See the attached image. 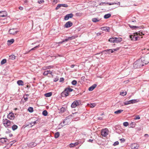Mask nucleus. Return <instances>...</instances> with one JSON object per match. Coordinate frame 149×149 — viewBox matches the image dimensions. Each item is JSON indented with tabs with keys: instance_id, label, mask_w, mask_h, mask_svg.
Returning <instances> with one entry per match:
<instances>
[{
	"instance_id": "nucleus-1",
	"label": "nucleus",
	"mask_w": 149,
	"mask_h": 149,
	"mask_svg": "<svg viewBox=\"0 0 149 149\" xmlns=\"http://www.w3.org/2000/svg\"><path fill=\"white\" fill-rule=\"evenodd\" d=\"M143 35H144V34L142 32L139 31L135 33H133L132 35H130V37L131 40L136 41L140 39V37L139 36Z\"/></svg>"
},
{
	"instance_id": "nucleus-2",
	"label": "nucleus",
	"mask_w": 149,
	"mask_h": 149,
	"mask_svg": "<svg viewBox=\"0 0 149 149\" xmlns=\"http://www.w3.org/2000/svg\"><path fill=\"white\" fill-rule=\"evenodd\" d=\"M3 124L6 128H9L10 127L11 125L13 124V123L7 119H3Z\"/></svg>"
},
{
	"instance_id": "nucleus-3",
	"label": "nucleus",
	"mask_w": 149,
	"mask_h": 149,
	"mask_svg": "<svg viewBox=\"0 0 149 149\" xmlns=\"http://www.w3.org/2000/svg\"><path fill=\"white\" fill-rule=\"evenodd\" d=\"M148 63V62L145 61L144 58H141V61L139 60L136 63L137 66L139 67L143 66L144 65V64L146 65Z\"/></svg>"
},
{
	"instance_id": "nucleus-4",
	"label": "nucleus",
	"mask_w": 149,
	"mask_h": 149,
	"mask_svg": "<svg viewBox=\"0 0 149 149\" xmlns=\"http://www.w3.org/2000/svg\"><path fill=\"white\" fill-rule=\"evenodd\" d=\"M73 89L70 88H67L61 93V96L63 97H66L68 95V92H72Z\"/></svg>"
},
{
	"instance_id": "nucleus-5",
	"label": "nucleus",
	"mask_w": 149,
	"mask_h": 149,
	"mask_svg": "<svg viewBox=\"0 0 149 149\" xmlns=\"http://www.w3.org/2000/svg\"><path fill=\"white\" fill-rule=\"evenodd\" d=\"M81 104V102L79 100L74 101L72 104L71 107L74 108L77 106Z\"/></svg>"
},
{
	"instance_id": "nucleus-6",
	"label": "nucleus",
	"mask_w": 149,
	"mask_h": 149,
	"mask_svg": "<svg viewBox=\"0 0 149 149\" xmlns=\"http://www.w3.org/2000/svg\"><path fill=\"white\" fill-rule=\"evenodd\" d=\"M108 130L107 129H103L102 130L101 135L105 137L108 134Z\"/></svg>"
},
{
	"instance_id": "nucleus-7",
	"label": "nucleus",
	"mask_w": 149,
	"mask_h": 149,
	"mask_svg": "<svg viewBox=\"0 0 149 149\" xmlns=\"http://www.w3.org/2000/svg\"><path fill=\"white\" fill-rule=\"evenodd\" d=\"M69 116H68L63 121V123L65 125H68L70 122V120L69 118Z\"/></svg>"
},
{
	"instance_id": "nucleus-8",
	"label": "nucleus",
	"mask_w": 149,
	"mask_h": 149,
	"mask_svg": "<svg viewBox=\"0 0 149 149\" xmlns=\"http://www.w3.org/2000/svg\"><path fill=\"white\" fill-rule=\"evenodd\" d=\"M73 16V15L72 13L67 14L65 16L64 19L65 20H68L69 18H72Z\"/></svg>"
},
{
	"instance_id": "nucleus-9",
	"label": "nucleus",
	"mask_w": 149,
	"mask_h": 149,
	"mask_svg": "<svg viewBox=\"0 0 149 149\" xmlns=\"http://www.w3.org/2000/svg\"><path fill=\"white\" fill-rule=\"evenodd\" d=\"M18 31L16 29H11L9 31V33L10 34H16Z\"/></svg>"
},
{
	"instance_id": "nucleus-10",
	"label": "nucleus",
	"mask_w": 149,
	"mask_h": 149,
	"mask_svg": "<svg viewBox=\"0 0 149 149\" xmlns=\"http://www.w3.org/2000/svg\"><path fill=\"white\" fill-rule=\"evenodd\" d=\"M139 145L136 143H134L131 145V148L132 149H137L139 147Z\"/></svg>"
},
{
	"instance_id": "nucleus-11",
	"label": "nucleus",
	"mask_w": 149,
	"mask_h": 149,
	"mask_svg": "<svg viewBox=\"0 0 149 149\" xmlns=\"http://www.w3.org/2000/svg\"><path fill=\"white\" fill-rule=\"evenodd\" d=\"M73 25L72 23L70 21H68L66 22L64 25V27L66 28L70 27Z\"/></svg>"
},
{
	"instance_id": "nucleus-12",
	"label": "nucleus",
	"mask_w": 149,
	"mask_h": 149,
	"mask_svg": "<svg viewBox=\"0 0 149 149\" xmlns=\"http://www.w3.org/2000/svg\"><path fill=\"white\" fill-rule=\"evenodd\" d=\"M7 118L10 120H13L15 118L14 114L12 113H10L7 116Z\"/></svg>"
},
{
	"instance_id": "nucleus-13",
	"label": "nucleus",
	"mask_w": 149,
	"mask_h": 149,
	"mask_svg": "<svg viewBox=\"0 0 149 149\" xmlns=\"http://www.w3.org/2000/svg\"><path fill=\"white\" fill-rule=\"evenodd\" d=\"M37 144L35 142H31L27 144L28 146L30 148H33L36 146Z\"/></svg>"
},
{
	"instance_id": "nucleus-14",
	"label": "nucleus",
	"mask_w": 149,
	"mask_h": 149,
	"mask_svg": "<svg viewBox=\"0 0 149 149\" xmlns=\"http://www.w3.org/2000/svg\"><path fill=\"white\" fill-rule=\"evenodd\" d=\"M67 7L68 6L66 4H58L57 7L56 8V10H57L59 8L61 7Z\"/></svg>"
},
{
	"instance_id": "nucleus-15",
	"label": "nucleus",
	"mask_w": 149,
	"mask_h": 149,
	"mask_svg": "<svg viewBox=\"0 0 149 149\" xmlns=\"http://www.w3.org/2000/svg\"><path fill=\"white\" fill-rule=\"evenodd\" d=\"M7 15L6 12L5 11H2L0 12V17H6Z\"/></svg>"
},
{
	"instance_id": "nucleus-16",
	"label": "nucleus",
	"mask_w": 149,
	"mask_h": 149,
	"mask_svg": "<svg viewBox=\"0 0 149 149\" xmlns=\"http://www.w3.org/2000/svg\"><path fill=\"white\" fill-rule=\"evenodd\" d=\"M114 40H115V42H121L122 40V38H114Z\"/></svg>"
},
{
	"instance_id": "nucleus-17",
	"label": "nucleus",
	"mask_w": 149,
	"mask_h": 149,
	"mask_svg": "<svg viewBox=\"0 0 149 149\" xmlns=\"http://www.w3.org/2000/svg\"><path fill=\"white\" fill-rule=\"evenodd\" d=\"M101 29L103 31L109 32L110 30V28L108 27H101Z\"/></svg>"
},
{
	"instance_id": "nucleus-18",
	"label": "nucleus",
	"mask_w": 149,
	"mask_h": 149,
	"mask_svg": "<svg viewBox=\"0 0 149 149\" xmlns=\"http://www.w3.org/2000/svg\"><path fill=\"white\" fill-rule=\"evenodd\" d=\"M7 140V139L6 138H2L0 139V142L2 143H5L6 142Z\"/></svg>"
},
{
	"instance_id": "nucleus-19",
	"label": "nucleus",
	"mask_w": 149,
	"mask_h": 149,
	"mask_svg": "<svg viewBox=\"0 0 149 149\" xmlns=\"http://www.w3.org/2000/svg\"><path fill=\"white\" fill-rule=\"evenodd\" d=\"M97 86V85L94 84L88 88V90L90 91H93Z\"/></svg>"
},
{
	"instance_id": "nucleus-20",
	"label": "nucleus",
	"mask_w": 149,
	"mask_h": 149,
	"mask_svg": "<svg viewBox=\"0 0 149 149\" xmlns=\"http://www.w3.org/2000/svg\"><path fill=\"white\" fill-rule=\"evenodd\" d=\"M105 54H110L113 52V50L112 49H109L105 50L104 51Z\"/></svg>"
},
{
	"instance_id": "nucleus-21",
	"label": "nucleus",
	"mask_w": 149,
	"mask_h": 149,
	"mask_svg": "<svg viewBox=\"0 0 149 149\" xmlns=\"http://www.w3.org/2000/svg\"><path fill=\"white\" fill-rule=\"evenodd\" d=\"M17 83L19 86H23L24 85V82L21 80H18L17 81Z\"/></svg>"
},
{
	"instance_id": "nucleus-22",
	"label": "nucleus",
	"mask_w": 149,
	"mask_h": 149,
	"mask_svg": "<svg viewBox=\"0 0 149 149\" xmlns=\"http://www.w3.org/2000/svg\"><path fill=\"white\" fill-rule=\"evenodd\" d=\"M37 121H38L37 120L35 121H34L33 122H32L31 123L29 124V125H28L29 126H30L31 127H32L35 124L37 123H38V122H37Z\"/></svg>"
},
{
	"instance_id": "nucleus-23",
	"label": "nucleus",
	"mask_w": 149,
	"mask_h": 149,
	"mask_svg": "<svg viewBox=\"0 0 149 149\" xmlns=\"http://www.w3.org/2000/svg\"><path fill=\"white\" fill-rule=\"evenodd\" d=\"M66 110L65 108L62 107L60 109V111L59 112V113H62L64 112Z\"/></svg>"
},
{
	"instance_id": "nucleus-24",
	"label": "nucleus",
	"mask_w": 149,
	"mask_h": 149,
	"mask_svg": "<svg viewBox=\"0 0 149 149\" xmlns=\"http://www.w3.org/2000/svg\"><path fill=\"white\" fill-rule=\"evenodd\" d=\"M14 40L13 39H11L10 40H9L8 41V45H10L13 43Z\"/></svg>"
},
{
	"instance_id": "nucleus-25",
	"label": "nucleus",
	"mask_w": 149,
	"mask_h": 149,
	"mask_svg": "<svg viewBox=\"0 0 149 149\" xmlns=\"http://www.w3.org/2000/svg\"><path fill=\"white\" fill-rule=\"evenodd\" d=\"M123 111V110L120 109V110H118L117 111H115L114 112V113L116 114H120V113H121Z\"/></svg>"
},
{
	"instance_id": "nucleus-26",
	"label": "nucleus",
	"mask_w": 149,
	"mask_h": 149,
	"mask_svg": "<svg viewBox=\"0 0 149 149\" xmlns=\"http://www.w3.org/2000/svg\"><path fill=\"white\" fill-rule=\"evenodd\" d=\"M92 22H99L100 20V19L98 18H94L92 19Z\"/></svg>"
},
{
	"instance_id": "nucleus-27",
	"label": "nucleus",
	"mask_w": 149,
	"mask_h": 149,
	"mask_svg": "<svg viewBox=\"0 0 149 149\" xmlns=\"http://www.w3.org/2000/svg\"><path fill=\"white\" fill-rule=\"evenodd\" d=\"M17 128V126L15 125H13L12 127V129L13 131L16 130Z\"/></svg>"
},
{
	"instance_id": "nucleus-28",
	"label": "nucleus",
	"mask_w": 149,
	"mask_h": 149,
	"mask_svg": "<svg viewBox=\"0 0 149 149\" xmlns=\"http://www.w3.org/2000/svg\"><path fill=\"white\" fill-rule=\"evenodd\" d=\"M111 16V14L110 13H108L107 14L105 15L104 16V18L105 19H107L110 17Z\"/></svg>"
},
{
	"instance_id": "nucleus-29",
	"label": "nucleus",
	"mask_w": 149,
	"mask_h": 149,
	"mask_svg": "<svg viewBox=\"0 0 149 149\" xmlns=\"http://www.w3.org/2000/svg\"><path fill=\"white\" fill-rule=\"evenodd\" d=\"M52 93L51 92H49L45 94V96L46 97H49L52 95Z\"/></svg>"
},
{
	"instance_id": "nucleus-30",
	"label": "nucleus",
	"mask_w": 149,
	"mask_h": 149,
	"mask_svg": "<svg viewBox=\"0 0 149 149\" xmlns=\"http://www.w3.org/2000/svg\"><path fill=\"white\" fill-rule=\"evenodd\" d=\"M59 133L58 132H57L55 134L54 137L56 138H57L59 137Z\"/></svg>"
},
{
	"instance_id": "nucleus-31",
	"label": "nucleus",
	"mask_w": 149,
	"mask_h": 149,
	"mask_svg": "<svg viewBox=\"0 0 149 149\" xmlns=\"http://www.w3.org/2000/svg\"><path fill=\"white\" fill-rule=\"evenodd\" d=\"M48 114L47 111L46 110H45L42 112V114L43 115L45 116H46Z\"/></svg>"
},
{
	"instance_id": "nucleus-32",
	"label": "nucleus",
	"mask_w": 149,
	"mask_h": 149,
	"mask_svg": "<svg viewBox=\"0 0 149 149\" xmlns=\"http://www.w3.org/2000/svg\"><path fill=\"white\" fill-rule=\"evenodd\" d=\"M6 59H4L3 60H2L1 61V65H3L4 64H5V63H6Z\"/></svg>"
},
{
	"instance_id": "nucleus-33",
	"label": "nucleus",
	"mask_w": 149,
	"mask_h": 149,
	"mask_svg": "<svg viewBox=\"0 0 149 149\" xmlns=\"http://www.w3.org/2000/svg\"><path fill=\"white\" fill-rule=\"evenodd\" d=\"M109 41L111 42H115L114 38H111L109 40Z\"/></svg>"
},
{
	"instance_id": "nucleus-34",
	"label": "nucleus",
	"mask_w": 149,
	"mask_h": 149,
	"mask_svg": "<svg viewBox=\"0 0 149 149\" xmlns=\"http://www.w3.org/2000/svg\"><path fill=\"white\" fill-rule=\"evenodd\" d=\"M130 27L131 28H132L133 29H134L135 28H140L141 29V26L139 27V26H131L130 25Z\"/></svg>"
},
{
	"instance_id": "nucleus-35",
	"label": "nucleus",
	"mask_w": 149,
	"mask_h": 149,
	"mask_svg": "<svg viewBox=\"0 0 149 149\" xmlns=\"http://www.w3.org/2000/svg\"><path fill=\"white\" fill-rule=\"evenodd\" d=\"M131 104V100L128 101H127V102H124V104L125 105H127L130 104Z\"/></svg>"
},
{
	"instance_id": "nucleus-36",
	"label": "nucleus",
	"mask_w": 149,
	"mask_h": 149,
	"mask_svg": "<svg viewBox=\"0 0 149 149\" xmlns=\"http://www.w3.org/2000/svg\"><path fill=\"white\" fill-rule=\"evenodd\" d=\"M28 111L30 113H32L33 111V108L32 107H29L28 109Z\"/></svg>"
},
{
	"instance_id": "nucleus-37",
	"label": "nucleus",
	"mask_w": 149,
	"mask_h": 149,
	"mask_svg": "<svg viewBox=\"0 0 149 149\" xmlns=\"http://www.w3.org/2000/svg\"><path fill=\"white\" fill-rule=\"evenodd\" d=\"M15 56L14 55H12L9 56V58L10 59L12 60H14L15 58Z\"/></svg>"
},
{
	"instance_id": "nucleus-38",
	"label": "nucleus",
	"mask_w": 149,
	"mask_h": 149,
	"mask_svg": "<svg viewBox=\"0 0 149 149\" xmlns=\"http://www.w3.org/2000/svg\"><path fill=\"white\" fill-rule=\"evenodd\" d=\"M96 105V104L95 103H91L89 105V106L91 108H93L95 107Z\"/></svg>"
},
{
	"instance_id": "nucleus-39",
	"label": "nucleus",
	"mask_w": 149,
	"mask_h": 149,
	"mask_svg": "<svg viewBox=\"0 0 149 149\" xmlns=\"http://www.w3.org/2000/svg\"><path fill=\"white\" fill-rule=\"evenodd\" d=\"M39 46H40V45H38V46H37L34 47L32 48L31 49H30L29 52H30V51H31L32 50H34L36 49L37 48H38L39 47Z\"/></svg>"
},
{
	"instance_id": "nucleus-40",
	"label": "nucleus",
	"mask_w": 149,
	"mask_h": 149,
	"mask_svg": "<svg viewBox=\"0 0 149 149\" xmlns=\"http://www.w3.org/2000/svg\"><path fill=\"white\" fill-rule=\"evenodd\" d=\"M127 94V92L126 91H125V92H121L120 93V95H122L123 96H124L125 95Z\"/></svg>"
},
{
	"instance_id": "nucleus-41",
	"label": "nucleus",
	"mask_w": 149,
	"mask_h": 149,
	"mask_svg": "<svg viewBox=\"0 0 149 149\" xmlns=\"http://www.w3.org/2000/svg\"><path fill=\"white\" fill-rule=\"evenodd\" d=\"M131 104H133V103H135L136 102H137V100L134 99V100H131Z\"/></svg>"
},
{
	"instance_id": "nucleus-42",
	"label": "nucleus",
	"mask_w": 149,
	"mask_h": 149,
	"mask_svg": "<svg viewBox=\"0 0 149 149\" xmlns=\"http://www.w3.org/2000/svg\"><path fill=\"white\" fill-rule=\"evenodd\" d=\"M77 84V81L76 80H74L72 82V84L73 85H76Z\"/></svg>"
},
{
	"instance_id": "nucleus-43",
	"label": "nucleus",
	"mask_w": 149,
	"mask_h": 149,
	"mask_svg": "<svg viewBox=\"0 0 149 149\" xmlns=\"http://www.w3.org/2000/svg\"><path fill=\"white\" fill-rule=\"evenodd\" d=\"M77 36H72L70 37L71 40H72L73 39H75L76 38Z\"/></svg>"
},
{
	"instance_id": "nucleus-44",
	"label": "nucleus",
	"mask_w": 149,
	"mask_h": 149,
	"mask_svg": "<svg viewBox=\"0 0 149 149\" xmlns=\"http://www.w3.org/2000/svg\"><path fill=\"white\" fill-rule=\"evenodd\" d=\"M123 125L124 126L127 127L128 125V123L127 122H125L123 123Z\"/></svg>"
},
{
	"instance_id": "nucleus-45",
	"label": "nucleus",
	"mask_w": 149,
	"mask_h": 149,
	"mask_svg": "<svg viewBox=\"0 0 149 149\" xmlns=\"http://www.w3.org/2000/svg\"><path fill=\"white\" fill-rule=\"evenodd\" d=\"M49 74L48 71H46L44 72L43 73V74L44 75H47Z\"/></svg>"
},
{
	"instance_id": "nucleus-46",
	"label": "nucleus",
	"mask_w": 149,
	"mask_h": 149,
	"mask_svg": "<svg viewBox=\"0 0 149 149\" xmlns=\"http://www.w3.org/2000/svg\"><path fill=\"white\" fill-rule=\"evenodd\" d=\"M58 78L56 77V78H54V82H56L58 80Z\"/></svg>"
},
{
	"instance_id": "nucleus-47",
	"label": "nucleus",
	"mask_w": 149,
	"mask_h": 149,
	"mask_svg": "<svg viewBox=\"0 0 149 149\" xmlns=\"http://www.w3.org/2000/svg\"><path fill=\"white\" fill-rule=\"evenodd\" d=\"M69 146L70 148H73L74 147V144L73 143H70L69 145Z\"/></svg>"
},
{
	"instance_id": "nucleus-48",
	"label": "nucleus",
	"mask_w": 149,
	"mask_h": 149,
	"mask_svg": "<svg viewBox=\"0 0 149 149\" xmlns=\"http://www.w3.org/2000/svg\"><path fill=\"white\" fill-rule=\"evenodd\" d=\"M47 69H49L50 68H53L54 67V66L53 65H49L48 66H47Z\"/></svg>"
},
{
	"instance_id": "nucleus-49",
	"label": "nucleus",
	"mask_w": 149,
	"mask_h": 149,
	"mask_svg": "<svg viewBox=\"0 0 149 149\" xmlns=\"http://www.w3.org/2000/svg\"><path fill=\"white\" fill-rule=\"evenodd\" d=\"M43 2H44V0H39L38 1V2L40 4L41 3Z\"/></svg>"
},
{
	"instance_id": "nucleus-50",
	"label": "nucleus",
	"mask_w": 149,
	"mask_h": 149,
	"mask_svg": "<svg viewBox=\"0 0 149 149\" xmlns=\"http://www.w3.org/2000/svg\"><path fill=\"white\" fill-rule=\"evenodd\" d=\"M112 3H113V5L116 4L119 6L120 4V2H118L117 3H116L115 2H112Z\"/></svg>"
},
{
	"instance_id": "nucleus-51",
	"label": "nucleus",
	"mask_w": 149,
	"mask_h": 149,
	"mask_svg": "<svg viewBox=\"0 0 149 149\" xmlns=\"http://www.w3.org/2000/svg\"><path fill=\"white\" fill-rule=\"evenodd\" d=\"M118 144H119V142L118 141H116L114 143L113 145L114 146H115L118 145Z\"/></svg>"
},
{
	"instance_id": "nucleus-52",
	"label": "nucleus",
	"mask_w": 149,
	"mask_h": 149,
	"mask_svg": "<svg viewBox=\"0 0 149 149\" xmlns=\"http://www.w3.org/2000/svg\"><path fill=\"white\" fill-rule=\"evenodd\" d=\"M24 100H25V101H26L27 100L28 98L27 97H25V96H24Z\"/></svg>"
},
{
	"instance_id": "nucleus-53",
	"label": "nucleus",
	"mask_w": 149,
	"mask_h": 149,
	"mask_svg": "<svg viewBox=\"0 0 149 149\" xmlns=\"http://www.w3.org/2000/svg\"><path fill=\"white\" fill-rule=\"evenodd\" d=\"M64 80V78H63L61 77L60 78L59 81L60 82H62Z\"/></svg>"
},
{
	"instance_id": "nucleus-54",
	"label": "nucleus",
	"mask_w": 149,
	"mask_h": 149,
	"mask_svg": "<svg viewBox=\"0 0 149 149\" xmlns=\"http://www.w3.org/2000/svg\"><path fill=\"white\" fill-rule=\"evenodd\" d=\"M140 119V117L139 116H138L135 117V118H134V119L135 120H137V119Z\"/></svg>"
},
{
	"instance_id": "nucleus-55",
	"label": "nucleus",
	"mask_w": 149,
	"mask_h": 149,
	"mask_svg": "<svg viewBox=\"0 0 149 149\" xmlns=\"http://www.w3.org/2000/svg\"><path fill=\"white\" fill-rule=\"evenodd\" d=\"M42 69L43 70H46L47 69V66H44L42 68Z\"/></svg>"
},
{
	"instance_id": "nucleus-56",
	"label": "nucleus",
	"mask_w": 149,
	"mask_h": 149,
	"mask_svg": "<svg viewBox=\"0 0 149 149\" xmlns=\"http://www.w3.org/2000/svg\"><path fill=\"white\" fill-rule=\"evenodd\" d=\"M68 38H66V39H64V40H63V42H67L68 41Z\"/></svg>"
},
{
	"instance_id": "nucleus-57",
	"label": "nucleus",
	"mask_w": 149,
	"mask_h": 149,
	"mask_svg": "<svg viewBox=\"0 0 149 149\" xmlns=\"http://www.w3.org/2000/svg\"><path fill=\"white\" fill-rule=\"evenodd\" d=\"M74 146L75 147L78 144V143L77 142L75 143H74Z\"/></svg>"
},
{
	"instance_id": "nucleus-58",
	"label": "nucleus",
	"mask_w": 149,
	"mask_h": 149,
	"mask_svg": "<svg viewBox=\"0 0 149 149\" xmlns=\"http://www.w3.org/2000/svg\"><path fill=\"white\" fill-rule=\"evenodd\" d=\"M19 9L21 10H22L23 9V8L21 6H20L19 7Z\"/></svg>"
},
{
	"instance_id": "nucleus-59",
	"label": "nucleus",
	"mask_w": 149,
	"mask_h": 149,
	"mask_svg": "<svg viewBox=\"0 0 149 149\" xmlns=\"http://www.w3.org/2000/svg\"><path fill=\"white\" fill-rule=\"evenodd\" d=\"M105 3H104V2H101V3H100V4H99V5H100V6L103 5H104V4H105Z\"/></svg>"
},
{
	"instance_id": "nucleus-60",
	"label": "nucleus",
	"mask_w": 149,
	"mask_h": 149,
	"mask_svg": "<svg viewBox=\"0 0 149 149\" xmlns=\"http://www.w3.org/2000/svg\"><path fill=\"white\" fill-rule=\"evenodd\" d=\"M97 119L99 120H102V118L100 117H98L97 118Z\"/></svg>"
},
{
	"instance_id": "nucleus-61",
	"label": "nucleus",
	"mask_w": 149,
	"mask_h": 149,
	"mask_svg": "<svg viewBox=\"0 0 149 149\" xmlns=\"http://www.w3.org/2000/svg\"><path fill=\"white\" fill-rule=\"evenodd\" d=\"M106 3L107 4H108L109 5H113V3Z\"/></svg>"
},
{
	"instance_id": "nucleus-62",
	"label": "nucleus",
	"mask_w": 149,
	"mask_h": 149,
	"mask_svg": "<svg viewBox=\"0 0 149 149\" xmlns=\"http://www.w3.org/2000/svg\"><path fill=\"white\" fill-rule=\"evenodd\" d=\"M120 140L122 141V142H124L125 141V139H120Z\"/></svg>"
},
{
	"instance_id": "nucleus-63",
	"label": "nucleus",
	"mask_w": 149,
	"mask_h": 149,
	"mask_svg": "<svg viewBox=\"0 0 149 149\" xmlns=\"http://www.w3.org/2000/svg\"><path fill=\"white\" fill-rule=\"evenodd\" d=\"M118 49H119V48H116V49H112L113 50V52H114V51H116L118 50Z\"/></svg>"
},
{
	"instance_id": "nucleus-64",
	"label": "nucleus",
	"mask_w": 149,
	"mask_h": 149,
	"mask_svg": "<svg viewBox=\"0 0 149 149\" xmlns=\"http://www.w3.org/2000/svg\"><path fill=\"white\" fill-rule=\"evenodd\" d=\"M93 141V139H90L88 140V141L92 142Z\"/></svg>"
}]
</instances>
